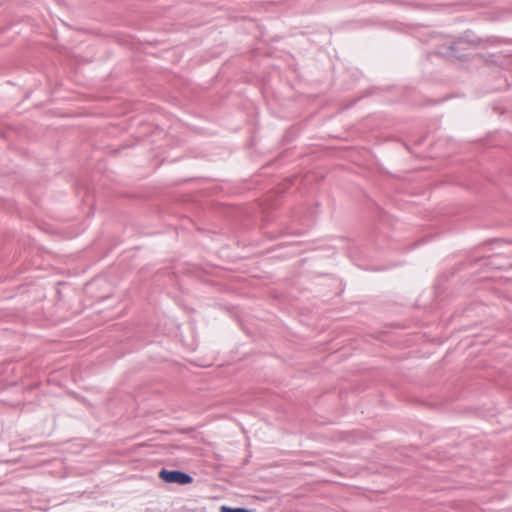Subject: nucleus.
<instances>
[{"label": "nucleus", "instance_id": "f257e3e1", "mask_svg": "<svg viewBox=\"0 0 512 512\" xmlns=\"http://www.w3.org/2000/svg\"><path fill=\"white\" fill-rule=\"evenodd\" d=\"M159 478L166 483H176L180 485H187L193 482V477L180 470H167L162 469L159 472Z\"/></svg>", "mask_w": 512, "mask_h": 512}, {"label": "nucleus", "instance_id": "f03ea898", "mask_svg": "<svg viewBox=\"0 0 512 512\" xmlns=\"http://www.w3.org/2000/svg\"><path fill=\"white\" fill-rule=\"evenodd\" d=\"M455 52V45L449 44V45H443L441 48L435 50L433 52L434 55H440V56H446L450 57Z\"/></svg>", "mask_w": 512, "mask_h": 512}, {"label": "nucleus", "instance_id": "7ed1b4c3", "mask_svg": "<svg viewBox=\"0 0 512 512\" xmlns=\"http://www.w3.org/2000/svg\"><path fill=\"white\" fill-rule=\"evenodd\" d=\"M221 512H252V510L245 507H230L223 505L221 507Z\"/></svg>", "mask_w": 512, "mask_h": 512}]
</instances>
